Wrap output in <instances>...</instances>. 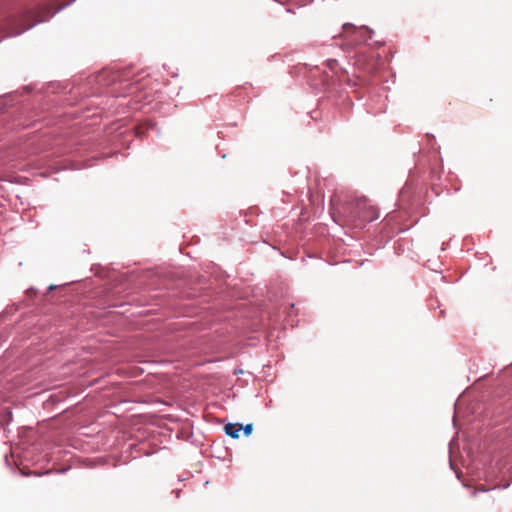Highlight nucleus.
Segmentation results:
<instances>
[{
	"label": "nucleus",
	"instance_id": "obj_2",
	"mask_svg": "<svg viewBox=\"0 0 512 512\" xmlns=\"http://www.w3.org/2000/svg\"><path fill=\"white\" fill-rule=\"evenodd\" d=\"M356 216L363 221H373L378 218L377 209L368 205L366 198L355 199Z\"/></svg>",
	"mask_w": 512,
	"mask_h": 512
},
{
	"label": "nucleus",
	"instance_id": "obj_7",
	"mask_svg": "<svg viewBox=\"0 0 512 512\" xmlns=\"http://www.w3.org/2000/svg\"><path fill=\"white\" fill-rule=\"evenodd\" d=\"M137 131V136L142 138L144 136V131L143 130H136Z\"/></svg>",
	"mask_w": 512,
	"mask_h": 512
},
{
	"label": "nucleus",
	"instance_id": "obj_3",
	"mask_svg": "<svg viewBox=\"0 0 512 512\" xmlns=\"http://www.w3.org/2000/svg\"><path fill=\"white\" fill-rule=\"evenodd\" d=\"M343 31L345 34H351L353 36L351 41L354 44H361L363 42H366L371 37V31L368 28H357L350 23H346L343 25Z\"/></svg>",
	"mask_w": 512,
	"mask_h": 512
},
{
	"label": "nucleus",
	"instance_id": "obj_6",
	"mask_svg": "<svg viewBox=\"0 0 512 512\" xmlns=\"http://www.w3.org/2000/svg\"><path fill=\"white\" fill-rule=\"evenodd\" d=\"M252 429H253L252 424H247L245 427L242 426V430L244 431V434L247 436L251 434Z\"/></svg>",
	"mask_w": 512,
	"mask_h": 512
},
{
	"label": "nucleus",
	"instance_id": "obj_8",
	"mask_svg": "<svg viewBox=\"0 0 512 512\" xmlns=\"http://www.w3.org/2000/svg\"><path fill=\"white\" fill-rule=\"evenodd\" d=\"M6 416H7V420H10V413L8 412L6 415H4V413L2 412V414H1L2 420L4 418L6 419Z\"/></svg>",
	"mask_w": 512,
	"mask_h": 512
},
{
	"label": "nucleus",
	"instance_id": "obj_5",
	"mask_svg": "<svg viewBox=\"0 0 512 512\" xmlns=\"http://www.w3.org/2000/svg\"><path fill=\"white\" fill-rule=\"evenodd\" d=\"M224 430L227 435L237 439L239 438V433L242 430V425L238 423H228L225 425Z\"/></svg>",
	"mask_w": 512,
	"mask_h": 512
},
{
	"label": "nucleus",
	"instance_id": "obj_4",
	"mask_svg": "<svg viewBox=\"0 0 512 512\" xmlns=\"http://www.w3.org/2000/svg\"><path fill=\"white\" fill-rule=\"evenodd\" d=\"M129 93L133 95V99L136 103L142 101L145 103H149L153 98L151 92L142 91V89L136 83L129 85Z\"/></svg>",
	"mask_w": 512,
	"mask_h": 512
},
{
	"label": "nucleus",
	"instance_id": "obj_1",
	"mask_svg": "<svg viewBox=\"0 0 512 512\" xmlns=\"http://www.w3.org/2000/svg\"><path fill=\"white\" fill-rule=\"evenodd\" d=\"M31 12H23L19 15H10L5 20V26L10 29L9 35H17L33 27L37 21L32 20Z\"/></svg>",
	"mask_w": 512,
	"mask_h": 512
}]
</instances>
